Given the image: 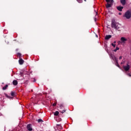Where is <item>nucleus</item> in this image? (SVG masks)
<instances>
[{
    "label": "nucleus",
    "instance_id": "obj_1",
    "mask_svg": "<svg viewBox=\"0 0 131 131\" xmlns=\"http://www.w3.org/2000/svg\"><path fill=\"white\" fill-rule=\"evenodd\" d=\"M111 27L112 28H115V29H116L117 30H118L119 31V29L120 28V25L115 21V19H113L112 20Z\"/></svg>",
    "mask_w": 131,
    "mask_h": 131
},
{
    "label": "nucleus",
    "instance_id": "obj_2",
    "mask_svg": "<svg viewBox=\"0 0 131 131\" xmlns=\"http://www.w3.org/2000/svg\"><path fill=\"white\" fill-rule=\"evenodd\" d=\"M124 17L126 18V19H130L131 18V11L127 10L124 14Z\"/></svg>",
    "mask_w": 131,
    "mask_h": 131
},
{
    "label": "nucleus",
    "instance_id": "obj_3",
    "mask_svg": "<svg viewBox=\"0 0 131 131\" xmlns=\"http://www.w3.org/2000/svg\"><path fill=\"white\" fill-rule=\"evenodd\" d=\"M123 67L125 71H128L129 70V68H130V66L128 63H127L126 66H123Z\"/></svg>",
    "mask_w": 131,
    "mask_h": 131
},
{
    "label": "nucleus",
    "instance_id": "obj_4",
    "mask_svg": "<svg viewBox=\"0 0 131 131\" xmlns=\"http://www.w3.org/2000/svg\"><path fill=\"white\" fill-rule=\"evenodd\" d=\"M127 41V39L124 37L121 38V43H125V42Z\"/></svg>",
    "mask_w": 131,
    "mask_h": 131
},
{
    "label": "nucleus",
    "instance_id": "obj_5",
    "mask_svg": "<svg viewBox=\"0 0 131 131\" xmlns=\"http://www.w3.org/2000/svg\"><path fill=\"white\" fill-rule=\"evenodd\" d=\"M27 128L28 130L32 131V127H31V124H29L28 125H27Z\"/></svg>",
    "mask_w": 131,
    "mask_h": 131
},
{
    "label": "nucleus",
    "instance_id": "obj_6",
    "mask_svg": "<svg viewBox=\"0 0 131 131\" xmlns=\"http://www.w3.org/2000/svg\"><path fill=\"white\" fill-rule=\"evenodd\" d=\"M123 9V6H117V9L118 11H119V12H122V9Z\"/></svg>",
    "mask_w": 131,
    "mask_h": 131
},
{
    "label": "nucleus",
    "instance_id": "obj_7",
    "mask_svg": "<svg viewBox=\"0 0 131 131\" xmlns=\"http://www.w3.org/2000/svg\"><path fill=\"white\" fill-rule=\"evenodd\" d=\"M18 62L20 65H23V64H24V60H23L22 58H19Z\"/></svg>",
    "mask_w": 131,
    "mask_h": 131
},
{
    "label": "nucleus",
    "instance_id": "obj_8",
    "mask_svg": "<svg viewBox=\"0 0 131 131\" xmlns=\"http://www.w3.org/2000/svg\"><path fill=\"white\" fill-rule=\"evenodd\" d=\"M111 37H112V35H107L105 36V39H106V40H108V39H110V38H111Z\"/></svg>",
    "mask_w": 131,
    "mask_h": 131
},
{
    "label": "nucleus",
    "instance_id": "obj_9",
    "mask_svg": "<svg viewBox=\"0 0 131 131\" xmlns=\"http://www.w3.org/2000/svg\"><path fill=\"white\" fill-rule=\"evenodd\" d=\"M120 3L122 5V6H125V4H126V0H120Z\"/></svg>",
    "mask_w": 131,
    "mask_h": 131
},
{
    "label": "nucleus",
    "instance_id": "obj_10",
    "mask_svg": "<svg viewBox=\"0 0 131 131\" xmlns=\"http://www.w3.org/2000/svg\"><path fill=\"white\" fill-rule=\"evenodd\" d=\"M10 84H6L5 86H4V87H3L2 89L3 91H6V90H7V89H8V88H9V85Z\"/></svg>",
    "mask_w": 131,
    "mask_h": 131
},
{
    "label": "nucleus",
    "instance_id": "obj_11",
    "mask_svg": "<svg viewBox=\"0 0 131 131\" xmlns=\"http://www.w3.org/2000/svg\"><path fill=\"white\" fill-rule=\"evenodd\" d=\"M111 57H112V59H113V60L114 61H117V58H116V57H115V56L114 55H112Z\"/></svg>",
    "mask_w": 131,
    "mask_h": 131
},
{
    "label": "nucleus",
    "instance_id": "obj_12",
    "mask_svg": "<svg viewBox=\"0 0 131 131\" xmlns=\"http://www.w3.org/2000/svg\"><path fill=\"white\" fill-rule=\"evenodd\" d=\"M13 85H17L18 84V81L17 80H14L12 82Z\"/></svg>",
    "mask_w": 131,
    "mask_h": 131
},
{
    "label": "nucleus",
    "instance_id": "obj_13",
    "mask_svg": "<svg viewBox=\"0 0 131 131\" xmlns=\"http://www.w3.org/2000/svg\"><path fill=\"white\" fill-rule=\"evenodd\" d=\"M16 92L12 91L10 93V95L12 96V97H15V96H16Z\"/></svg>",
    "mask_w": 131,
    "mask_h": 131
},
{
    "label": "nucleus",
    "instance_id": "obj_14",
    "mask_svg": "<svg viewBox=\"0 0 131 131\" xmlns=\"http://www.w3.org/2000/svg\"><path fill=\"white\" fill-rule=\"evenodd\" d=\"M112 6V4H109V3H107L106 5V8H111Z\"/></svg>",
    "mask_w": 131,
    "mask_h": 131
},
{
    "label": "nucleus",
    "instance_id": "obj_15",
    "mask_svg": "<svg viewBox=\"0 0 131 131\" xmlns=\"http://www.w3.org/2000/svg\"><path fill=\"white\" fill-rule=\"evenodd\" d=\"M116 63H115V65L116 66H117V67H118L119 68H120V66H119V64H118V60L117 59V61H115Z\"/></svg>",
    "mask_w": 131,
    "mask_h": 131
},
{
    "label": "nucleus",
    "instance_id": "obj_16",
    "mask_svg": "<svg viewBox=\"0 0 131 131\" xmlns=\"http://www.w3.org/2000/svg\"><path fill=\"white\" fill-rule=\"evenodd\" d=\"M54 115L55 116H58V115H59V112L58 111H56L55 113H54Z\"/></svg>",
    "mask_w": 131,
    "mask_h": 131
},
{
    "label": "nucleus",
    "instance_id": "obj_17",
    "mask_svg": "<svg viewBox=\"0 0 131 131\" xmlns=\"http://www.w3.org/2000/svg\"><path fill=\"white\" fill-rule=\"evenodd\" d=\"M17 56H18V57H19V59L22 58V56H21V53H17Z\"/></svg>",
    "mask_w": 131,
    "mask_h": 131
},
{
    "label": "nucleus",
    "instance_id": "obj_18",
    "mask_svg": "<svg viewBox=\"0 0 131 131\" xmlns=\"http://www.w3.org/2000/svg\"><path fill=\"white\" fill-rule=\"evenodd\" d=\"M38 122H43V121L41 119H39L38 120Z\"/></svg>",
    "mask_w": 131,
    "mask_h": 131
},
{
    "label": "nucleus",
    "instance_id": "obj_19",
    "mask_svg": "<svg viewBox=\"0 0 131 131\" xmlns=\"http://www.w3.org/2000/svg\"><path fill=\"white\" fill-rule=\"evenodd\" d=\"M118 50H119V48L116 47V48L114 50V51L117 52V51H118Z\"/></svg>",
    "mask_w": 131,
    "mask_h": 131
},
{
    "label": "nucleus",
    "instance_id": "obj_20",
    "mask_svg": "<svg viewBox=\"0 0 131 131\" xmlns=\"http://www.w3.org/2000/svg\"><path fill=\"white\" fill-rule=\"evenodd\" d=\"M78 3H79V4H81L82 3V0H77Z\"/></svg>",
    "mask_w": 131,
    "mask_h": 131
},
{
    "label": "nucleus",
    "instance_id": "obj_21",
    "mask_svg": "<svg viewBox=\"0 0 131 131\" xmlns=\"http://www.w3.org/2000/svg\"><path fill=\"white\" fill-rule=\"evenodd\" d=\"M105 2L107 3H111V0H105Z\"/></svg>",
    "mask_w": 131,
    "mask_h": 131
},
{
    "label": "nucleus",
    "instance_id": "obj_22",
    "mask_svg": "<svg viewBox=\"0 0 131 131\" xmlns=\"http://www.w3.org/2000/svg\"><path fill=\"white\" fill-rule=\"evenodd\" d=\"M20 76H24V74H23L22 72L20 73Z\"/></svg>",
    "mask_w": 131,
    "mask_h": 131
},
{
    "label": "nucleus",
    "instance_id": "obj_23",
    "mask_svg": "<svg viewBox=\"0 0 131 131\" xmlns=\"http://www.w3.org/2000/svg\"><path fill=\"white\" fill-rule=\"evenodd\" d=\"M112 46L113 47H114V48H115V47H116L115 44H114V43H112Z\"/></svg>",
    "mask_w": 131,
    "mask_h": 131
},
{
    "label": "nucleus",
    "instance_id": "obj_24",
    "mask_svg": "<svg viewBox=\"0 0 131 131\" xmlns=\"http://www.w3.org/2000/svg\"><path fill=\"white\" fill-rule=\"evenodd\" d=\"M56 105H57V103H54L52 105L55 107L56 106Z\"/></svg>",
    "mask_w": 131,
    "mask_h": 131
},
{
    "label": "nucleus",
    "instance_id": "obj_25",
    "mask_svg": "<svg viewBox=\"0 0 131 131\" xmlns=\"http://www.w3.org/2000/svg\"><path fill=\"white\" fill-rule=\"evenodd\" d=\"M65 112H66V110H63V111H62L61 113L62 114H63V113H65Z\"/></svg>",
    "mask_w": 131,
    "mask_h": 131
},
{
    "label": "nucleus",
    "instance_id": "obj_26",
    "mask_svg": "<svg viewBox=\"0 0 131 131\" xmlns=\"http://www.w3.org/2000/svg\"><path fill=\"white\" fill-rule=\"evenodd\" d=\"M127 75H128V76H129V77H131V74L129 73L127 74Z\"/></svg>",
    "mask_w": 131,
    "mask_h": 131
},
{
    "label": "nucleus",
    "instance_id": "obj_27",
    "mask_svg": "<svg viewBox=\"0 0 131 131\" xmlns=\"http://www.w3.org/2000/svg\"><path fill=\"white\" fill-rule=\"evenodd\" d=\"M121 59H122V56H120L119 57V60H121Z\"/></svg>",
    "mask_w": 131,
    "mask_h": 131
},
{
    "label": "nucleus",
    "instance_id": "obj_28",
    "mask_svg": "<svg viewBox=\"0 0 131 131\" xmlns=\"http://www.w3.org/2000/svg\"><path fill=\"white\" fill-rule=\"evenodd\" d=\"M119 15H122V13H121V12H119Z\"/></svg>",
    "mask_w": 131,
    "mask_h": 131
},
{
    "label": "nucleus",
    "instance_id": "obj_29",
    "mask_svg": "<svg viewBox=\"0 0 131 131\" xmlns=\"http://www.w3.org/2000/svg\"><path fill=\"white\" fill-rule=\"evenodd\" d=\"M111 3H113V0H111Z\"/></svg>",
    "mask_w": 131,
    "mask_h": 131
},
{
    "label": "nucleus",
    "instance_id": "obj_30",
    "mask_svg": "<svg viewBox=\"0 0 131 131\" xmlns=\"http://www.w3.org/2000/svg\"><path fill=\"white\" fill-rule=\"evenodd\" d=\"M1 96L0 95V101H2V99L1 98Z\"/></svg>",
    "mask_w": 131,
    "mask_h": 131
},
{
    "label": "nucleus",
    "instance_id": "obj_31",
    "mask_svg": "<svg viewBox=\"0 0 131 131\" xmlns=\"http://www.w3.org/2000/svg\"><path fill=\"white\" fill-rule=\"evenodd\" d=\"M114 43H116V41H115L114 42Z\"/></svg>",
    "mask_w": 131,
    "mask_h": 131
},
{
    "label": "nucleus",
    "instance_id": "obj_32",
    "mask_svg": "<svg viewBox=\"0 0 131 131\" xmlns=\"http://www.w3.org/2000/svg\"><path fill=\"white\" fill-rule=\"evenodd\" d=\"M123 63H124L123 62H121V64H123Z\"/></svg>",
    "mask_w": 131,
    "mask_h": 131
},
{
    "label": "nucleus",
    "instance_id": "obj_33",
    "mask_svg": "<svg viewBox=\"0 0 131 131\" xmlns=\"http://www.w3.org/2000/svg\"><path fill=\"white\" fill-rule=\"evenodd\" d=\"M96 14H98V12H96Z\"/></svg>",
    "mask_w": 131,
    "mask_h": 131
},
{
    "label": "nucleus",
    "instance_id": "obj_34",
    "mask_svg": "<svg viewBox=\"0 0 131 131\" xmlns=\"http://www.w3.org/2000/svg\"><path fill=\"white\" fill-rule=\"evenodd\" d=\"M96 20H97V18H95V21H96Z\"/></svg>",
    "mask_w": 131,
    "mask_h": 131
},
{
    "label": "nucleus",
    "instance_id": "obj_35",
    "mask_svg": "<svg viewBox=\"0 0 131 131\" xmlns=\"http://www.w3.org/2000/svg\"><path fill=\"white\" fill-rule=\"evenodd\" d=\"M6 97H9V96H8V95H6Z\"/></svg>",
    "mask_w": 131,
    "mask_h": 131
},
{
    "label": "nucleus",
    "instance_id": "obj_36",
    "mask_svg": "<svg viewBox=\"0 0 131 131\" xmlns=\"http://www.w3.org/2000/svg\"><path fill=\"white\" fill-rule=\"evenodd\" d=\"M85 2H86V1L85 0H84Z\"/></svg>",
    "mask_w": 131,
    "mask_h": 131
},
{
    "label": "nucleus",
    "instance_id": "obj_37",
    "mask_svg": "<svg viewBox=\"0 0 131 131\" xmlns=\"http://www.w3.org/2000/svg\"><path fill=\"white\" fill-rule=\"evenodd\" d=\"M34 81H35V80H34Z\"/></svg>",
    "mask_w": 131,
    "mask_h": 131
}]
</instances>
